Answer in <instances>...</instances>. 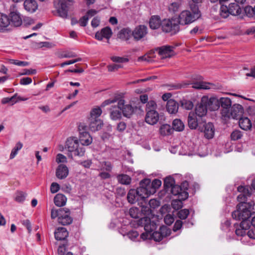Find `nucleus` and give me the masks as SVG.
Here are the masks:
<instances>
[{"mask_svg": "<svg viewBox=\"0 0 255 255\" xmlns=\"http://www.w3.org/2000/svg\"><path fill=\"white\" fill-rule=\"evenodd\" d=\"M190 10H183L179 14L177 19L179 25L190 24L201 17V13L197 5L190 4Z\"/></svg>", "mask_w": 255, "mask_h": 255, "instance_id": "obj_1", "label": "nucleus"}, {"mask_svg": "<svg viewBox=\"0 0 255 255\" xmlns=\"http://www.w3.org/2000/svg\"><path fill=\"white\" fill-rule=\"evenodd\" d=\"M247 207H250L247 204L241 205L238 210H236L232 213V217L237 220H242L240 225V227L248 230L250 227V221H248L252 215L255 213H252L251 211L248 210Z\"/></svg>", "mask_w": 255, "mask_h": 255, "instance_id": "obj_2", "label": "nucleus"}, {"mask_svg": "<svg viewBox=\"0 0 255 255\" xmlns=\"http://www.w3.org/2000/svg\"><path fill=\"white\" fill-rule=\"evenodd\" d=\"M150 193H151V191L144 188L143 186L139 185V187L137 189H131L129 190L127 195V199L130 204H134L136 202L139 203L140 201H144L147 198L150 196Z\"/></svg>", "mask_w": 255, "mask_h": 255, "instance_id": "obj_3", "label": "nucleus"}, {"mask_svg": "<svg viewBox=\"0 0 255 255\" xmlns=\"http://www.w3.org/2000/svg\"><path fill=\"white\" fill-rule=\"evenodd\" d=\"M51 218L52 219L58 218V222L63 226L70 225L73 222V218L70 216V211L66 208L52 209Z\"/></svg>", "mask_w": 255, "mask_h": 255, "instance_id": "obj_4", "label": "nucleus"}, {"mask_svg": "<svg viewBox=\"0 0 255 255\" xmlns=\"http://www.w3.org/2000/svg\"><path fill=\"white\" fill-rule=\"evenodd\" d=\"M65 149L68 151V156L73 158V156H82L84 155L85 149L80 146L79 141L75 137L68 138L65 144Z\"/></svg>", "mask_w": 255, "mask_h": 255, "instance_id": "obj_5", "label": "nucleus"}, {"mask_svg": "<svg viewBox=\"0 0 255 255\" xmlns=\"http://www.w3.org/2000/svg\"><path fill=\"white\" fill-rule=\"evenodd\" d=\"M137 225L139 227H143L144 233L141 234L140 238L143 240L151 239V234L156 228V224L151 222L149 218L145 217L141 218L137 221Z\"/></svg>", "mask_w": 255, "mask_h": 255, "instance_id": "obj_6", "label": "nucleus"}, {"mask_svg": "<svg viewBox=\"0 0 255 255\" xmlns=\"http://www.w3.org/2000/svg\"><path fill=\"white\" fill-rule=\"evenodd\" d=\"M238 191L239 192H241V194L239 195L237 197L238 201L240 202V203L237 206V210L239 209V208L241 205L243 204H247L248 206L250 205V207H247L248 210L252 211L253 209V206L255 205L254 202L252 201L250 202H246L247 200V198L251 196V192L248 186H239L238 187Z\"/></svg>", "mask_w": 255, "mask_h": 255, "instance_id": "obj_7", "label": "nucleus"}, {"mask_svg": "<svg viewBox=\"0 0 255 255\" xmlns=\"http://www.w3.org/2000/svg\"><path fill=\"white\" fill-rule=\"evenodd\" d=\"M161 28L166 33L175 34L180 30L179 25L176 18L165 19L162 21Z\"/></svg>", "mask_w": 255, "mask_h": 255, "instance_id": "obj_8", "label": "nucleus"}, {"mask_svg": "<svg viewBox=\"0 0 255 255\" xmlns=\"http://www.w3.org/2000/svg\"><path fill=\"white\" fill-rule=\"evenodd\" d=\"M118 108L122 111L123 116L129 118L137 109L136 106H132L131 104H125V101L119 98L118 101Z\"/></svg>", "mask_w": 255, "mask_h": 255, "instance_id": "obj_9", "label": "nucleus"}, {"mask_svg": "<svg viewBox=\"0 0 255 255\" xmlns=\"http://www.w3.org/2000/svg\"><path fill=\"white\" fill-rule=\"evenodd\" d=\"M79 131V141L82 145H89L92 142V137L87 131V127L84 124H80L78 127Z\"/></svg>", "mask_w": 255, "mask_h": 255, "instance_id": "obj_10", "label": "nucleus"}, {"mask_svg": "<svg viewBox=\"0 0 255 255\" xmlns=\"http://www.w3.org/2000/svg\"><path fill=\"white\" fill-rule=\"evenodd\" d=\"M71 0H58L57 2L54 1V4L57 9L59 15L63 18H66L68 16V6Z\"/></svg>", "mask_w": 255, "mask_h": 255, "instance_id": "obj_11", "label": "nucleus"}, {"mask_svg": "<svg viewBox=\"0 0 255 255\" xmlns=\"http://www.w3.org/2000/svg\"><path fill=\"white\" fill-rule=\"evenodd\" d=\"M187 122L188 127L190 129H195L198 128L199 130V128L205 123V120L203 118H199L194 113L190 112L188 116Z\"/></svg>", "mask_w": 255, "mask_h": 255, "instance_id": "obj_12", "label": "nucleus"}, {"mask_svg": "<svg viewBox=\"0 0 255 255\" xmlns=\"http://www.w3.org/2000/svg\"><path fill=\"white\" fill-rule=\"evenodd\" d=\"M10 13L9 14V18L10 24L15 27H18L22 24V18L20 13L16 8L14 5L10 7Z\"/></svg>", "mask_w": 255, "mask_h": 255, "instance_id": "obj_13", "label": "nucleus"}, {"mask_svg": "<svg viewBox=\"0 0 255 255\" xmlns=\"http://www.w3.org/2000/svg\"><path fill=\"white\" fill-rule=\"evenodd\" d=\"M139 185L143 186L144 188L148 189L149 191H153V192L150 193V195L154 194L155 192L156 189L161 186V181L159 179H155L151 182L150 179L145 178L140 181Z\"/></svg>", "mask_w": 255, "mask_h": 255, "instance_id": "obj_14", "label": "nucleus"}, {"mask_svg": "<svg viewBox=\"0 0 255 255\" xmlns=\"http://www.w3.org/2000/svg\"><path fill=\"white\" fill-rule=\"evenodd\" d=\"M244 113V108L242 105L238 104H234L232 108L229 110V114L227 116H225L224 119H233L240 118Z\"/></svg>", "mask_w": 255, "mask_h": 255, "instance_id": "obj_15", "label": "nucleus"}, {"mask_svg": "<svg viewBox=\"0 0 255 255\" xmlns=\"http://www.w3.org/2000/svg\"><path fill=\"white\" fill-rule=\"evenodd\" d=\"M219 107L221 106V114L223 118L225 116L229 114V110L232 108V101L228 97H221L219 99Z\"/></svg>", "mask_w": 255, "mask_h": 255, "instance_id": "obj_16", "label": "nucleus"}, {"mask_svg": "<svg viewBox=\"0 0 255 255\" xmlns=\"http://www.w3.org/2000/svg\"><path fill=\"white\" fill-rule=\"evenodd\" d=\"M202 102L205 103L208 110L210 111H215L219 108V100L215 97H210L203 96L202 98Z\"/></svg>", "mask_w": 255, "mask_h": 255, "instance_id": "obj_17", "label": "nucleus"}, {"mask_svg": "<svg viewBox=\"0 0 255 255\" xmlns=\"http://www.w3.org/2000/svg\"><path fill=\"white\" fill-rule=\"evenodd\" d=\"M199 130L204 132V136L207 139H211L214 137L215 128L213 124L210 122L206 123L205 121Z\"/></svg>", "mask_w": 255, "mask_h": 255, "instance_id": "obj_18", "label": "nucleus"}, {"mask_svg": "<svg viewBox=\"0 0 255 255\" xmlns=\"http://www.w3.org/2000/svg\"><path fill=\"white\" fill-rule=\"evenodd\" d=\"M174 47L171 46L165 45L158 47L156 49L158 54L160 56L161 58L165 59L166 58H170L174 55Z\"/></svg>", "mask_w": 255, "mask_h": 255, "instance_id": "obj_19", "label": "nucleus"}, {"mask_svg": "<svg viewBox=\"0 0 255 255\" xmlns=\"http://www.w3.org/2000/svg\"><path fill=\"white\" fill-rule=\"evenodd\" d=\"M147 33V28L143 25H140L136 26L132 31V35L136 41L141 39Z\"/></svg>", "mask_w": 255, "mask_h": 255, "instance_id": "obj_20", "label": "nucleus"}, {"mask_svg": "<svg viewBox=\"0 0 255 255\" xmlns=\"http://www.w3.org/2000/svg\"><path fill=\"white\" fill-rule=\"evenodd\" d=\"M193 79L199 80V82H193L191 83L192 85V87L196 89H210L213 86L210 83H206L200 81L202 80V77L200 76H195L193 77Z\"/></svg>", "mask_w": 255, "mask_h": 255, "instance_id": "obj_21", "label": "nucleus"}, {"mask_svg": "<svg viewBox=\"0 0 255 255\" xmlns=\"http://www.w3.org/2000/svg\"><path fill=\"white\" fill-rule=\"evenodd\" d=\"M169 233V231L166 227H161L159 231L153 232L151 234V239L156 242H160Z\"/></svg>", "mask_w": 255, "mask_h": 255, "instance_id": "obj_22", "label": "nucleus"}, {"mask_svg": "<svg viewBox=\"0 0 255 255\" xmlns=\"http://www.w3.org/2000/svg\"><path fill=\"white\" fill-rule=\"evenodd\" d=\"M159 120V114L156 110H149L146 111L145 121L146 123L154 125Z\"/></svg>", "mask_w": 255, "mask_h": 255, "instance_id": "obj_23", "label": "nucleus"}, {"mask_svg": "<svg viewBox=\"0 0 255 255\" xmlns=\"http://www.w3.org/2000/svg\"><path fill=\"white\" fill-rule=\"evenodd\" d=\"M56 176L59 179L66 178L69 174V169L66 165L60 164L56 170Z\"/></svg>", "mask_w": 255, "mask_h": 255, "instance_id": "obj_24", "label": "nucleus"}, {"mask_svg": "<svg viewBox=\"0 0 255 255\" xmlns=\"http://www.w3.org/2000/svg\"><path fill=\"white\" fill-rule=\"evenodd\" d=\"M112 35V31L109 27H106L103 28L100 31H98L95 34V38L99 40H102L103 38L107 39H110Z\"/></svg>", "mask_w": 255, "mask_h": 255, "instance_id": "obj_25", "label": "nucleus"}, {"mask_svg": "<svg viewBox=\"0 0 255 255\" xmlns=\"http://www.w3.org/2000/svg\"><path fill=\"white\" fill-rule=\"evenodd\" d=\"M89 127L92 131H96L101 129L103 126V122L99 119L89 118Z\"/></svg>", "mask_w": 255, "mask_h": 255, "instance_id": "obj_26", "label": "nucleus"}, {"mask_svg": "<svg viewBox=\"0 0 255 255\" xmlns=\"http://www.w3.org/2000/svg\"><path fill=\"white\" fill-rule=\"evenodd\" d=\"M55 238L57 241L65 240L68 236V232L64 227H59L54 232Z\"/></svg>", "mask_w": 255, "mask_h": 255, "instance_id": "obj_27", "label": "nucleus"}, {"mask_svg": "<svg viewBox=\"0 0 255 255\" xmlns=\"http://www.w3.org/2000/svg\"><path fill=\"white\" fill-rule=\"evenodd\" d=\"M207 106H206L205 103L202 102L201 100L200 104L196 107L195 113H194V114L197 115V116L199 117V118L204 119V117L207 114Z\"/></svg>", "mask_w": 255, "mask_h": 255, "instance_id": "obj_28", "label": "nucleus"}, {"mask_svg": "<svg viewBox=\"0 0 255 255\" xmlns=\"http://www.w3.org/2000/svg\"><path fill=\"white\" fill-rule=\"evenodd\" d=\"M179 108L178 104L174 100L170 99L166 104V110L170 114H175Z\"/></svg>", "mask_w": 255, "mask_h": 255, "instance_id": "obj_29", "label": "nucleus"}, {"mask_svg": "<svg viewBox=\"0 0 255 255\" xmlns=\"http://www.w3.org/2000/svg\"><path fill=\"white\" fill-rule=\"evenodd\" d=\"M23 6L25 10L31 12H34L38 7L35 0H25L23 3Z\"/></svg>", "mask_w": 255, "mask_h": 255, "instance_id": "obj_30", "label": "nucleus"}, {"mask_svg": "<svg viewBox=\"0 0 255 255\" xmlns=\"http://www.w3.org/2000/svg\"><path fill=\"white\" fill-rule=\"evenodd\" d=\"M67 202L66 197L62 194H57L54 197V202L56 206L62 207L65 205Z\"/></svg>", "mask_w": 255, "mask_h": 255, "instance_id": "obj_31", "label": "nucleus"}, {"mask_svg": "<svg viewBox=\"0 0 255 255\" xmlns=\"http://www.w3.org/2000/svg\"><path fill=\"white\" fill-rule=\"evenodd\" d=\"M149 26L152 29H158L161 26L162 21L160 17L157 15L152 16L149 20Z\"/></svg>", "mask_w": 255, "mask_h": 255, "instance_id": "obj_32", "label": "nucleus"}, {"mask_svg": "<svg viewBox=\"0 0 255 255\" xmlns=\"http://www.w3.org/2000/svg\"><path fill=\"white\" fill-rule=\"evenodd\" d=\"M240 128L245 130L251 129L252 123L250 120L247 117L240 118L239 121Z\"/></svg>", "mask_w": 255, "mask_h": 255, "instance_id": "obj_33", "label": "nucleus"}, {"mask_svg": "<svg viewBox=\"0 0 255 255\" xmlns=\"http://www.w3.org/2000/svg\"><path fill=\"white\" fill-rule=\"evenodd\" d=\"M230 14L232 15H238L242 12L241 7L236 3H231L229 5Z\"/></svg>", "mask_w": 255, "mask_h": 255, "instance_id": "obj_34", "label": "nucleus"}, {"mask_svg": "<svg viewBox=\"0 0 255 255\" xmlns=\"http://www.w3.org/2000/svg\"><path fill=\"white\" fill-rule=\"evenodd\" d=\"M188 183L187 181H185L183 182L181 185L180 186L182 187V191H181V200H185L188 197V193L187 190L188 189Z\"/></svg>", "mask_w": 255, "mask_h": 255, "instance_id": "obj_35", "label": "nucleus"}, {"mask_svg": "<svg viewBox=\"0 0 255 255\" xmlns=\"http://www.w3.org/2000/svg\"><path fill=\"white\" fill-rule=\"evenodd\" d=\"M173 130V128H171L170 126L168 124L162 125L159 129L160 133L162 135H169L172 133Z\"/></svg>", "mask_w": 255, "mask_h": 255, "instance_id": "obj_36", "label": "nucleus"}, {"mask_svg": "<svg viewBox=\"0 0 255 255\" xmlns=\"http://www.w3.org/2000/svg\"><path fill=\"white\" fill-rule=\"evenodd\" d=\"M118 182L122 184L128 185L131 182V178L127 174H120L117 176Z\"/></svg>", "mask_w": 255, "mask_h": 255, "instance_id": "obj_37", "label": "nucleus"}, {"mask_svg": "<svg viewBox=\"0 0 255 255\" xmlns=\"http://www.w3.org/2000/svg\"><path fill=\"white\" fill-rule=\"evenodd\" d=\"M172 128L173 130L181 131L184 128V125L180 120L175 119L172 122Z\"/></svg>", "mask_w": 255, "mask_h": 255, "instance_id": "obj_38", "label": "nucleus"}, {"mask_svg": "<svg viewBox=\"0 0 255 255\" xmlns=\"http://www.w3.org/2000/svg\"><path fill=\"white\" fill-rule=\"evenodd\" d=\"M131 35H132V32L129 28H124L122 29L119 34L120 37L125 40H128Z\"/></svg>", "mask_w": 255, "mask_h": 255, "instance_id": "obj_39", "label": "nucleus"}, {"mask_svg": "<svg viewBox=\"0 0 255 255\" xmlns=\"http://www.w3.org/2000/svg\"><path fill=\"white\" fill-rule=\"evenodd\" d=\"M9 24V17L6 14L0 13V27H6Z\"/></svg>", "mask_w": 255, "mask_h": 255, "instance_id": "obj_40", "label": "nucleus"}, {"mask_svg": "<svg viewBox=\"0 0 255 255\" xmlns=\"http://www.w3.org/2000/svg\"><path fill=\"white\" fill-rule=\"evenodd\" d=\"M229 6L222 4L220 9V15L224 18L228 17L230 14V9Z\"/></svg>", "mask_w": 255, "mask_h": 255, "instance_id": "obj_41", "label": "nucleus"}, {"mask_svg": "<svg viewBox=\"0 0 255 255\" xmlns=\"http://www.w3.org/2000/svg\"><path fill=\"white\" fill-rule=\"evenodd\" d=\"M182 187L178 185H174L171 188V193L174 196H178V198L181 200Z\"/></svg>", "mask_w": 255, "mask_h": 255, "instance_id": "obj_42", "label": "nucleus"}, {"mask_svg": "<svg viewBox=\"0 0 255 255\" xmlns=\"http://www.w3.org/2000/svg\"><path fill=\"white\" fill-rule=\"evenodd\" d=\"M23 144L20 142H18L15 147L12 149L11 152L10 154L9 158L10 159H13L17 154L18 151L21 149L22 147Z\"/></svg>", "mask_w": 255, "mask_h": 255, "instance_id": "obj_43", "label": "nucleus"}, {"mask_svg": "<svg viewBox=\"0 0 255 255\" xmlns=\"http://www.w3.org/2000/svg\"><path fill=\"white\" fill-rule=\"evenodd\" d=\"M244 10L246 15L248 17L254 18L255 19V6L253 7L250 5L247 6L245 7Z\"/></svg>", "mask_w": 255, "mask_h": 255, "instance_id": "obj_44", "label": "nucleus"}, {"mask_svg": "<svg viewBox=\"0 0 255 255\" xmlns=\"http://www.w3.org/2000/svg\"><path fill=\"white\" fill-rule=\"evenodd\" d=\"M122 111L119 110H113L110 112V117L113 120H120L122 118Z\"/></svg>", "mask_w": 255, "mask_h": 255, "instance_id": "obj_45", "label": "nucleus"}, {"mask_svg": "<svg viewBox=\"0 0 255 255\" xmlns=\"http://www.w3.org/2000/svg\"><path fill=\"white\" fill-rule=\"evenodd\" d=\"M174 184V179L170 176L166 177L164 180V186L167 189L171 188Z\"/></svg>", "mask_w": 255, "mask_h": 255, "instance_id": "obj_46", "label": "nucleus"}, {"mask_svg": "<svg viewBox=\"0 0 255 255\" xmlns=\"http://www.w3.org/2000/svg\"><path fill=\"white\" fill-rule=\"evenodd\" d=\"M102 110L100 108H96L92 109L90 113V118L99 119L102 114Z\"/></svg>", "mask_w": 255, "mask_h": 255, "instance_id": "obj_47", "label": "nucleus"}, {"mask_svg": "<svg viewBox=\"0 0 255 255\" xmlns=\"http://www.w3.org/2000/svg\"><path fill=\"white\" fill-rule=\"evenodd\" d=\"M26 194L22 191H17L15 193V200L18 202H22L25 200Z\"/></svg>", "mask_w": 255, "mask_h": 255, "instance_id": "obj_48", "label": "nucleus"}, {"mask_svg": "<svg viewBox=\"0 0 255 255\" xmlns=\"http://www.w3.org/2000/svg\"><path fill=\"white\" fill-rule=\"evenodd\" d=\"M100 164L102 169L107 171L110 172L113 169V165L111 162L108 161H104L101 162Z\"/></svg>", "mask_w": 255, "mask_h": 255, "instance_id": "obj_49", "label": "nucleus"}, {"mask_svg": "<svg viewBox=\"0 0 255 255\" xmlns=\"http://www.w3.org/2000/svg\"><path fill=\"white\" fill-rule=\"evenodd\" d=\"M243 136L241 131L239 130H235L231 134V138L232 140H238Z\"/></svg>", "mask_w": 255, "mask_h": 255, "instance_id": "obj_50", "label": "nucleus"}, {"mask_svg": "<svg viewBox=\"0 0 255 255\" xmlns=\"http://www.w3.org/2000/svg\"><path fill=\"white\" fill-rule=\"evenodd\" d=\"M111 59L114 62L116 63H127L129 61L128 58L127 57H119V56H112Z\"/></svg>", "mask_w": 255, "mask_h": 255, "instance_id": "obj_51", "label": "nucleus"}, {"mask_svg": "<svg viewBox=\"0 0 255 255\" xmlns=\"http://www.w3.org/2000/svg\"><path fill=\"white\" fill-rule=\"evenodd\" d=\"M189 214V211L188 209H184L180 210L178 213V217L181 220H184L187 218Z\"/></svg>", "mask_w": 255, "mask_h": 255, "instance_id": "obj_52", "label": "nucleus"}, {"mask_svg": "<svg viewBox=\"0 0 255 255\" xmlns=\"http://www.w3.org/2000/svg\"><path fill=\"white\" fill-rule=\"evenodd\" d=\"M157 105L155 101L151 100L147 102L146 111L156 110Z\"/></svg>", "mask_w": 255, "mask_h": 255, "instance_id": "obj_53", "label": "nucleus"}, {"mask_svg": "<svg viewBox=\"0 0 255 255\" xmlns=\"http://www.w3.org/2000/svg\"><path fill=\"white\" fill-rule=\"evenodd\" d=\"M180 5V3L178 2H172L169 6L168 9L169 11L175 12L178 10Z\"/></svg>", "mask_w": 255, "mask_h": 255, "instance_id": "obj_54", "label": "nucleus"}, {"mask_svg": "<svg viewBox=\"0 0 255 255\" xmlns=\"http://www.w3.org/2000/svg\"><path fill=\"white\" fill-rule=\"evenodd\" d=\"M138 233L137 231L133 230L129 231L127 234L128 237L132 241H135L138 237Z\"/></svg>", "mask_w": 255, "mask_h": 255, "instance_id": "obj_55", "label": "nucleus"}, {"mask_svg": "<svg viewBox=\"0 0 255 255\" xmlns=\"http://www.w3.org/2000/svg\"><path fill=\"white\" fill-rule=\"evenodd\" d=\"M119 98L116 97L113 99H108L107 100H105L104 102L102 103V104L101 105V107H104L106 106L110 105L112 103H114L115 102L118 103Z\"/></svg>", "mask_w": 255, "mask_h": 255, "instance_id": "obj_56", "label": "nucleus"}, {"mask_svg": "<svg viewBox=\"0 0 255 255\" xmlns=\"http://www.w3.org/2000/svg\"><path fill=\"white\" fill-rule=\"evenodd\" d=\"M60 189V185L56 182L52 183L50 186V191L52 193L57 192Z\"/></svg>", "mask_w": 255, "mask_h": 255, "instance_id": "obj_57", "label": "nucleus"}, {"mask_svg": "<svg viewBox=\"0 0 255 255\" xmlns=\"http://www.w3.org/2000/svg\"><path fill=\"white\" fill-rule=\"evenodd\" d=\"M129 214L131 217L133 218H138V210L137 208H130L129 211Z\"/></svg>", "mask_w": 255, "mask_h": 255, "instance_id": "obj_58", "label": "nucleus"}, {"mask_svg": "<svg viewBox=\"0 0 255 255\" xmlns=\"http://www.w3.org/2000/svg\"><path fill=\"white\" fill-rule=\"evenodd\" d=\"M11 63L19 66H26L28 65V62L26 61H21L16 60H11Z\"/></svg>", "mask_w": 255, "mask_h": 255, "instance_id": "obj_59", "label": "nucleus"}, {"mask_svg": "<svg viewBox=\"0 0 255 255\" xmlns=\"http://www.w3.org/2000/svg\"><path fill=\"white\" fill-rule=\"evenodd\" d=\"M88 17L86 16L85 15L81 17L79 20V23L80 25L82 27H85L87 25L88 21Z\"/></svg>", "mask_w": 255, "mask_h": 255, "instance_id": "obj_60", "label": "nucleus"}, {"mask_svg": "<svg viewBox=\"0 0 255 255\" xmlns=\"http://www.w3.org/2000/svg\"><path fill=\"white\" fill-rule=\"evenodd\" d=\"M174 221L172 216L170 215H166L164 218V222L167 225H171Z\"/></svg>", "mask_w": 255, "mask_h": 255, "instance_id": "obj_61", "label": "nucleus"}, {"mask_svg": "<svg viewBox=\"0 0 255 255\" xmlns=\"http://www.w3.org/2000/svg\"><path fill=\"white\" fill-rule=\"evenodd\" d=\"M183 222L181 220H177L173 226V230L174 232H176L179 230H180L182 227Z\"/></svg>", "mask_w": 255, "mask_h": 255, "instance_id": "obj_62", "label": "nucleus"}, {"mask_svg": "<svg viewBox=\"0 0 255 255\" xmlns=\"http://www.w3.org/2000/svg\"><path fill=\"white\" fill-rule=\"evenodd\" d=\"M122 67V66L120 64H114L112 65H109L108 66V71L110 72H113L115 70H117L118 69Z\"/></svg>", "mask_w": 255, "mask_h": 255, "instance_id": "obj_63", "label": "nucleus"}, {"mask_svg": "<svg viewBox=\"0 0 255 255\" xmlns=\"http://www.w3.org/2000/svg\"><path fill=\"white\" fill-rule=\"evenodd\" d=\"M149 205L151 208L155 209L159 206V202L156 199H152L149 200Z\"/></svg>", "mask_w": 255, "mask_h": 255, "instance_id": "obj_64", "label": "nucleus"}]
</instances>
